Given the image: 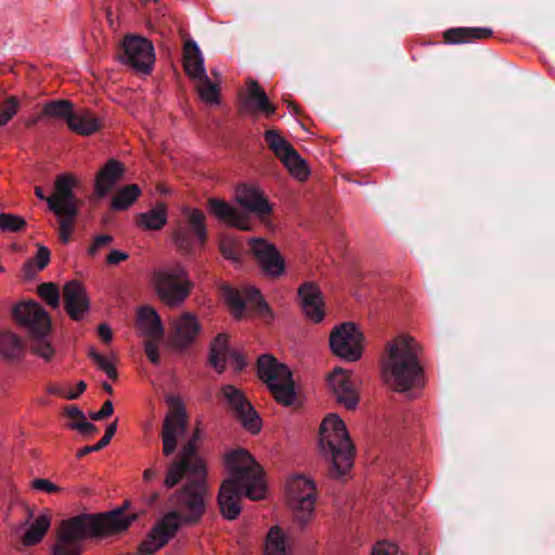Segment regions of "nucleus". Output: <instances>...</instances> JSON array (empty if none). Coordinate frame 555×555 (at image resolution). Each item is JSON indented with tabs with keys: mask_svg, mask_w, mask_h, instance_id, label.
Instances as JSON below:
<instances>
[{
	"mask_svg": "<svg viewBox=\"0 0 555 555\" xmlns=\"http://www.w3.org/2000/svg\"><path fill=\"white\" fill-rule=\"evenodd\" d=\"M421 352V346L410 336H398L390 340L382 363L384 383L397 392H420L426 383L420 361Z\"/></svg>",
	"mask_w": 555,
	"mask_h": 555,
	"instance_id": "obj_1",
	"label": "nucleus"
},
{
	"mask_svg": "<svg viewBox=\"0 0 555 555\" xmlns=\"http://www.w3.org/2000/svg\"><path fill=\"white\" fill-rule=\"evenodd\" d=\"M201 437V429L197 426L194 429L192 438L181 450L179 459L175 461L167 469L164 485L172 488L182 479L193 483V490H185L182 494V504L189 509L190 518H197L205 509L209 499L208 487L206 483V465L204 460L196 451V442Z\"/></svg>",
	"mask_w": 555,
	"mask_h": 555,
	"instance_id": "obj_2",
	"label": "nucleus"
},
{
	"mask_svg": "<svg viewBox=\"0 0 555 555\" xmlns=\"http://www.w3.org/2000/svg\"><path fill=\"white\" fill-rule=\"evenodd\" d=\"M319 449L330 464V475L339 479L353 466L354 446L344 421L336 414L326 415L319 429Z\"/></svg>",
	"mask_w": 555,
	"mask_h": 555,
	"instance_id": "obj_3",
	"label": "nucleus"
},
{
	"mask_svg": "<svg viewBox=\"0 0 555 555\" xmlns=\"http://www.w3.org/2000/svg\"><path fill=\"white\" fill-rule=\"evenodd\" d=\"M78 186V179L69 173L55 178L54 190L47 198L49 209L59 219V237L67 244L75 231L76 218L79 212L80 201L74 194Z\"/></svg>",
	"mask_w": 555,
	"mask_h": 555,
	"instance_id": "obj_4",
	"label": "nucleus"
},
{
	"mask_svg": "<svg viewBox=\"0 0 555 555\" xmlns=\"http://www.w3.org/2000/svg\"><path fill=\"white\" fill-rule=\"evenodd\" d=\"M151 285L157 298L169 308L183 305L194 286L186 268L181 263L154 270Z\"/></svg>",
	"mask_w": 555,
	"mask_h": 555,
	"instance_id": "obj_5",
	"label": "nucleus"
},
{
	"mask_svg": "<svg viewBox=\"0 0 555 555\" xmlns=\"http://www.w3.org/2000/svg\"><path fill=\"white\" fill-rule=\"evenodd\" d=\"M186 489L192 491L193 483L186 481L181 491L169 498V502L177 507V511H171L165 514L163 518L156 522L147 538L141 543V553H155L168 543V541L176 534L180 525L196 522L203 516L205 511L197 518L193 519L189 517L190 512L188 508H184L181 499Z\"/></svg>",
	"mask_w": 555,
	"mask_h": 555,
	"instance_id": "obj_6",
	"label": "nucleus"
},
{
	"mask_svg": "<svg viewBox=\"0 0 555 555\" xmlns=\"http://www.w3.org/2000/svg\"><path fill=\"white\" fill-rule=\"evenodd\" d=\"M224 464L230 474L228 479L234 480L245 488V495L253 500H261L266 494L263 472L248 451L237 449L224 455Z\"/></svg>",
	"mask_w": 555,
	"mask_h": 555,
	"instance_id": "obj_7",
	"label": "nucleus"
},
{
	"mask_svg": "<svg viewBox=\"0 0 555 555\" xmlns=\"http://www.w3.org/2000/svg\"><path fill=\"white\" fill-rule=\"evenodd\" d=\"M286 502L292 511L294 522L301 529L314 519L317 486L312 478L295 475L286 483Z\"/></svg>",
	"mask_w": 555,
	"mask_h": 555,
	"instance_id": "obj_8",
	"label": "nucleus"
},
{
	"mask_svg": "<svg viewBox=\"0 0 555 555\" xmlns=\"http://www.w3.org/2000/svg\"><path fill=\"white\" fill-rule=\"evenodd\" d=\"M257 364L258 376L268 386L274 399L283 405L293 404L296 392L291 370L269 354L259 357Z\"/></svg>",
	"mask_w": 555,
	"mask_h": 555,
	"instance_id": "obj_9",
	"label": "nucleus"
},
{
	"mask_svg": "<svg viewBox=\"0 0 555 555\" xmlns=\"http://www.w3.org/2000/svg\"><path fill=\"white\" fill-rule=\"evenodd\" d=\"M330 349L334 356L346 361L357 362L362 358L364 336L352 322L334 326L328 337Z\"/></svg>",
	"mask_w": 555,
	"mask_h": 555,
	"instance_id": "obj_10",
	"label": "nucleus"
},
{
	"mask_svg": "<svg viewBox=\"0 0 555 555\" xmlns=\"http://www.w3.org/2000/svg\"><path fill=\"white\" fill-rule=\"evenodd\" d=\"M166 403L169 410L164 418L160 437L163 453L168 456L175 452L178 440L184 436L189 425V416L184 403L179 397L167 396Z\"/></svg>",
	"mask_w": 555,
	"mask_h": 555,
	"instance_id": "obj_11",
	"label": "nucleus"
},
{
	"mask_svg": "<svg viewBox=\"0 0 555 555\" xmlns=\"http://www.w3.org/2000/svg\"><path fill=\"white\" fill-rule=\"evenodd\" d=\"M221 296L231 313L236 319L244 317L246 307L256 309L264 317L273 318L268 304L260 292L255 287L247 286L242 289H235L230 286H223L221 288Z\"/></svg>",
	"mask_w": 555,
	"mask_h": 555,
	"instance_id": "obj_12",
	"label": "nucleus"
},
{
	"mask_svg": "<svg viewBox=\"0 0 555 555\" xmlns=\"http://www.w3.org/2000/svg\"><path fill=\"white\" fill-rule=\"evenodd\" d=\"M248 246L249 254L266 276L278 279L285 273V259L273 243L262 237H251Z\"/></svg>",
	"mask_w": 555,
	"mask_h": 555,
	"instance_id": "obj_13",
	"label": "nucleus"
},
{
	"mask_svg": "<svg viewBox=\"0 0 555 555\" xmlns=\"http://www.w3.org/2000/svg\"><path fill=\"white\" fill-rule=\"evenodd\" d=\"M171 346L177 350H185L195 344L202 326L194 313L182 312L169 320Z\"/></svg>",
	"mask_w": 555,
	"mask_h": 555,
	"instance_id": "obj_14",
	"label": "nucleus"
},
{
	"mask_svg": "<svg viewBox=\"0 0 555 555\" xmlns=\"http://www.w3.org/2000/svg\"><path fill=\"white\" fill-rule=\"evenodd\" d=\"M221 391L242 426L253 435L258 434L261 429V420L244 393L232 385L223 386Z\"/></svg>",
	"mask_w": 555,
	"mask_h": 555,
	"instance_id": "obj_15",
	"label": "nucleus"
},
{
	"mask_svg": "<svg viewBox=\"0 0 555 555\" xmlns=\"http://www.w3.org/2000/svg\"><path fill=\"white\" fill-rule=\"evenodd\" d=\"M330 391L335 400L347 410H354L360 401L359 391L351 378V372L340 366L334 367L326 377Z\"/></svg>",
	"mask_w": 555,
	"mask_h": 555,
	"instance_id": "obj_16",
	"label": "nucleus"
},
{
	"mask_svg": "<svg viewBox=\"0 0 555 555\" xmlns=\"http://www.w3.org/2000/svg\"><path fill=\"white\" fill-rule=\"evenodd\" d=\"M122 50L125 63L140 73H150L155 61L151 41L139 36H129L122 42Z\"/></svg>",
	"mask_w": 555,
	"mask_h": 555,
	"instance_id": "obj_17",
	"label": "nucleus"
},
{
	"mask_svg": "<svg viewBox=\"0 0 555 555\" xmlns=\"http://www.w3.org/2000/svg\"><path fill=\"white\" fill-rule=\"evenodd\" d=\"M16 322L25 327L30 336L48 335L51 331V319L48 312L37 302H24L13 310Z\"/></svg>",
	"mask_w": 555,
	"mask_h": 555,
	"instance_id": "obj_18",
	"label": "nucleus"
},
{
	"mask_svg": "<svg viewBox=\"0 0 555 555\" xmlns=\"http://www.w3.org/2000/svg\"><path fill=\"white\" fill-rule=\"evenodd\" d=\"M234 198L243 209L256 215L260 221L268 222L273 210L272 205L258 186L241 184L235 189Z\"/></svg>",
	"mask_w": 555,
	"mask_h": 555,
	"instance_id": "obj_19",
	"label": "nucleus"
},
{
	"mask_svg": "<svg viewBox=\"0 0 555 555\" xmlns=\"http://www.w3.org/2000/svg\"><path fill=\"white\" fill-rule=\"evenodd\" d=\"M92 538H105L125 532L135 520L134 514L125 515L121 509L90 515Z\"/></svg>",
	"mask_w": 555,
	"mask_h": 555,
	"instance_id": "obj_20",
	"label": "nucleus"
},
{
	"mask_svg": "<svg viewBox=\"0 0 555 555\" xmlns=\"http://www.w3.org/2000/svg\"><path fill=\"white\" fill-rule=\"evenodd\" d=\"M209 363L218 373H222L229 365L235 371H241L246 362L244 357L229 347V337L218 334L210 346Z\"/></svg>",
	"mask_w": 555,
	"mask_h": 555,
	"instance_id": "obj_21",
	"label": "nucleus"
},
{
	"mask_svg": "<svg viewBox=\"0 0 555 555\" xmlns=\"http://www.w3.org/2000/svg\"><path fill=\"white\" fill-rule=\"evenodd\" d=\"M63 298L65 310L73 320H81L90 308L86 287L76 280H72L64 285Z\"/></svg>",
	"mask_w": 555,
	"mask_h": 555,
	"instance_id": "obj_22",
	"label": "nucleus"
},
{
	"mask_svg": "<svg viewBox=\"0 0 555 555\" xmlns=\"http://www.w3.org/2000/svg\"><path fill=\"white\" fill-rule=\"evenodd\" d=\"M300 305L306 318L314 323L324 319V301L320 288L310 282L304 283L298 288Z\"/></svg>",
	"mask_w": 555,
	"mask_h": 555,
	"instance_id": "obj_23",
	"label": "nucleus"
},
{
	"mask_svg": "<svg viewBox=\"0 0 555 555\" xmlns=\"http://www.w3.org/2000/svg\"><path fill=\"white\" fill-rule=\"evenodd\" d=\"M210 212L220 221L243 231L251 229L249 217L238 208L218 198L208 199Z\"/></svg>",
	"mask_w": 555,
	"mask_h": 555,
	"instance_id": "obj_24",
	"label": "nucleus"
},
{
	"mask_svg": "<svg viewBox=\"0 0 555 555\" xmlns=\"http://www.w3.org/2000/svg\"><path fill=\"white\" fill-rule=\"evenodd\" d=\"M242 490L245 491V488L241 487L240 483H235L232 479H225L221 485L218 494V503L224 518L233 520L241 514Z\"/></svg>",
	"mask_w": 555,
	"mask_h": 555,
	"instance_id": "obj_25",
	"label": "nucleus"
},
{
	"mask_svg": "<svg viewBox=\"0 0 555 555\" xmlns=\"http://www.w3.org/2000/svg\"><path fill=\"white\" fill-rule=\"evenodd\" d=\"M135 327L144 339L162 340L164 338V325L158 312L150 306L138 308Z\"/></svg>",
	"mask_w": 555,
	"mask_h": 555,
	"instance_id": "obj_26",
	"label": "nucleus"
},
{
	"mask_svg": "<svg viewBox=\"0 0 555 555\" xmlns=\"http://www.w3.org/2000/svg\"><path fill=\"white\" fill-rule=\"evenodd\" d=\"M87 537H92L90 515H79L64 520L57 530V540L68 544H77Z\"/></svg>",
	"mask_w": 555,
	"mask_h": 555,
	"instance_id": "obj_27",
	"label": "nucleus"
},
{
	"mask_svg": "<svg viewBox=\"0 0 555 555\" xmlns=\"http://www.w3.org/2000/svg\"><path fill=\"white\" fill-rule=\"evenodd\" d=\"M246 96L247 101L243 102L240 108L242 113L248 112L251 104L256 111L267 116L275 113L276 107L269 101L266 91L258 81L250 78L246 80Z\"/></svg>",
	"mask_w": 555,
	"mask_h": 555,
	"instance_id": "obj_28",
	"label": "nucleus"
},
{
	"mask_svg": "<svg viewBox=\"0 0 555 555\" xmlns=\"http://www.w3.org/2000/svg\"><path fill=\"white\" fill-rule=\"evenodd\" d=\"M125 167L116 160L109 159L98 172L95 178V192L99 196H105L112 188L124 178Z\"/></svg>",
	"mask_w": 555,
	"mask_h": 555,
	"instance_id": "obj_29",
	"label": "nucleus"
},
{
	"mask_svg": "<svg viewBox=\"0 0 555 555\" xmlns=\"http://www.w3.org/2000/svg\"><path fill=\"white\" fill-rule=\"evenodd\" d=\"M493 31L488 27H457L443 33V40L450 44L472 43L491 38Z\"/></svg>",
	"mask_w": 555,
	"mask_h": 555,
	"instance_id": "obj_30",
	"label": "nucleus"
},
{
	"mask_svg": "<svg viewBox=\"0 0 555 555\" xmlns=\"http://www.w3.org/2000/svg\"><path fill=\"white\" fill-rule=\"evenodd\" d=\"M67 126L73 132L87 137L98 132L102 122L90 111L81 108L74 111Z\"/></svg>",
	"mask_w": 555,
	"mask_h": 555,
	"instance_id": "obj_31",
	"label": "nucleus"
},
{
	"mask_svg": "<svg viewBox=\"0 0 555 555\" xmlns=\"http://www.w3.org/2000/svg\"><path fill=\"white\" fill-rule=\"evenodd\" d=\"M183 66L186 75L195 79L206 74L204 57L195 41L189 39L183 47Z\"/></svg>",
	"mask_w": 555,
	"mask_h": 555,
	"instance_id": "obj_32",
	"label": "nucleus"
},
{
	"mask_svg": "<svg viewBox=\"0 0 555 555\" xmlns=\"http://www.w3.org/2000/svg\"><path fill=\"white\" fill-rule=\"evenodd\" d=\"M167 206L164 203H157L152 209L138 214L135 224L145 231H157L167 223Z\"/></svg>",
	"mask_w": 555,
	"mask_h": 555,
	"instance_id": "obj_33",
	"label": "nucleus"
},
{
	"mask_svg": "<svg viewBox=\"0 0 555 555\" xmlns=\"http://www.w3.org/2000/svg\"><path fill=\"white\" fill-rule=\"evenodd\" d=\"M25 354L23 339L12 332L0 333V356L8 361L21 360Z\"/></svg>",
	"mask_w": 555,
	"mask_h": 555,
	"instance_id": "obj_34",
	"label": "nucleus"
},
{
	"mask_svg": "<svg viewBox=\"0 0 555 555\" xmlns=\"http://www.w3.org/2000/svg\"><path fill=\"white\" fill-rule=\"evenodd\" d=\"M50 525L51 520L48 515H39L22 537V544L25 546L38 544L46 535Z\"/></svg>",
	"mask_w": 555,
	"mask_h": 555,
	"instance_id": "obj_35",
	"label": "nucleus"
},
{
	"mask_svg": "<svg viewBox=\"0 0 555 555\" xmlns=\"http://www.w3.org/2000/svg\"><path fill=\"white\" fill-rule=\"evenodd\" d=\"M280 160L295 179L306 181L309 178V167L294 147L282 156Z\"/></svg>",
	"mask_w": 555,
	"mask_h": 555,
	"instance_id": "obj_36",
	"label": "nucleus"
},
{
	"mask_svg": "<svg viewBox=\"0 0 555 555\" xmlns=\"http://www.w3.org/2000/svg\"><path fill=\"white\" fill-rule=\"evenodd\" d=\"M280 160L295 179L306 181L309 178V167L294 147L282 156Z\"/></svg>",
	"mask_w": 555,
	"mask_h": 555,
	"instance_id": "obj_37",
	"label": "nucleus"
},
{
	"mask_svg": "<svg viewBox=\"0 0 555 555\" xmlns=\"http://www.w3.org/2000/svg\"><path fill=\"white\" fill-rule=\"evenodd\" d=\"M194 80L202 101L210 105L220 103V81H212L206 74Z\"/></svg>",
	"mask_w": 555,
	"mask_h": 555,
	"instance_id": "obj_38",
	"label": "nucleus"
},
{
	"mask_svg": "<svg viewBox=\"0 0 555 555\" xmlns=\"http://www.w3.org/2000/svg\"><path fill=\"white\" fill-rule=\"evenodd\" d=\"M182 214L185 217L186 225L192 229L198 243L203 245L207 236L204 212L197 208L184 207Z\"/></svg>",
	"mask_w": 555,
	"mask_h": 555,
	"instance_id": "obj_39",
	"label": "nucleus"
},
{
	"mask_svg": "<svg viewBox=\"0 0 555 555\" xmlns=\"http://www.w3.org/2000/svg\"><path fill=\"white\" fill-rule=\"evenodd\" d=\"M65 415L69 418L67 427L78 430L81 434L93 435L98 431L95 425L88 422L81 410L75 405H69L64 410Z\"/></svg>",
	"mask_w": 555,
	"mask_h": 555,
	"instance_id": "obj_40",
	"label": "nucleus"
},
{
	"mask_svg": "<svg viewBox=\"0 0 555 555\" xmlns=\"http://www.w3.org/2000/svg\"><path fill=\"white\" fill-rule=\"evenodd\" d=\"M141 195L138 184H128L117 191L113 196L111 206L115 210L128 209Z\"/></svg>",
	"mask_w": 555,
	"mask_h": 555,
	"instance_id": "obj_41",
	"label": "nucleus"
},
{
	"mask_svg": "<svg viewBox=\"0 0 555 555\" xmlns=\"http://www.w3.org/2000/svg\"><path fill=\"white\" fill-rule=\"evenodd\" d=\"M74 113L73 104L68 100L50 101L43 104L42 115L49 118L62 119L68 124Z\"/></svg>",
	"mask_w": 555,
	"mask_h": 555,
	"instance_id": "obj_42",
	"label": "nucleus"
},
{
	"mask_svg": "<svg viewBox=\"0 0 555 555\" xmlns=\"http://www.w3.org/2000/svg\"><path fill=\"white\" fill-rule=\"evenodd\" d=\"M50 249L43 245H38L36 256L29 258L23 266V271L27 278L34 276L36 273L42 271L50 262Z\"/></svg>",
	"mask_w": 555,
	"mask_h": 555,
	"instance_id": "obj_43",
	"label": "nucleus"
},
{
	"mask_svg": "<svg viewBox=\"0 0 555 555\" xmlns=\"http://www.w3.org/2000/svg\"><path fill=\"white\" fill-rule=\"evenodd\" d=\"M264 555H287L285 535L278 526L272 527L268 532Z\"/></svg>",
	"mask_w": 555,
	"mask_h": 555,
	"instance_id": "obj_44",
	"label": "nucleus"
},
{
	"mask_svg": "<svg viewBox=\"0 0 555 555\" xmlns=\"http://www.w3.org/2000/svg\"><path fill=\"white\" fill-rule=\"evenodd\" d=\"M264 140L279 159L293 149V145L274 129H269L264 132Z\"/></svg>",
	"mask_w": 555,
	"mask_h": 555,
	"instance_id": "obj_45",
	"label": "nucleus"
},
{
	"mask_svg": "<svg viewBox=\"0 0 555 555\" xmlns=\"http://www.w3.org/2000/svg\"><path fill=\"white\" fill-rule=\"evenodd\" d=\"M89 357L93 360V362L98 365L100 370H102L112 380H117L118 373L116 370V356L111 354L108 357H104L100 352H98L94 348H90Z\"/></svg>",
	"mask_w": 555,
	"mask_h": 555,
	"instance_id": "obj_46",
	"label": "nucleus"
},
{
	"mask_svg": "<svg viewBox=\"0 0 555 555\" xmlns=\"http://www.w3.org/2000/svg\"><path fill=\"white\" fill-rule=\"evenodd\" d=\"M30 352L49 362L55 354V349L47 339V335L30 336Z\"/></svg>",
	"mask_w": 555,
	"mask_h": 555,
	"instance_id": "obj_47",
	"label": "nucleus"
},
{
	"mask_svg": "<svg viewBox=\"0 0 555 555\" xmlns=\"http://www.w3.org/2000/svg\"><path fill=\"white\" fill-rule=\"evenodd\" d=\"M21 108V101L17 96L11 95L8 96L0 104V128L5 126L10 120L14 118V116L18 113Z\"/></svg>",
	"mask_w": 555,
	"mask_h": 555,
	"instance_id": "obj_48",
	"label": "nucleus"
},
{
	"mask_svg": "<svg viewBox=\"0 0 555 555\" xmlns=\"http://www.w3.org/2000/svg\"><path fill=\"white\" fill-rule=\"evenodd\" d=\"M173 241L177 248L183 254H190L192 251L194 243L186 228L179 225L173 232Z\"/></svg>",
	"mask_w": 555,
	"mask_h": 555,
	"instance_id": "obj_49",
	"label": "nucleus"
},
{
	"mask_svg": "<svg viewBox=\"0 0 555 555\" xmlns=\"http://www.w3.org/2000/svg\"><path fill=\"white\" fill-rule=\"evenodd\" d=\"M26 227L23 217L13 214H0V229L10 232H20Z\"/></svg>",
	"mask_w": 555,
	"mask_h": 555,
	"instance_id": "obj_50",
	"label": "nucleus"
},
{
	"mask_svg": "<svg viewBox=\"0 0 555 555\" xmlns=\"http://www.w3.org/2000/svg\"><path fill=\"white\" fill-rule=\"evenodd\" d=\"M39 296L51 307L57 308L60 305V292L54 283H42L38 286Z\"/></svg>",
	"mask_w": 555,
	"mask_h": 555,
	"instance_id": "obj_51",
	"label": "nucleus"
},
{
	"mask_svg": "<svg viewBox=\"0 0 555 555\" xmlns=\"http://www.w3.org/2000/svg\"><path fill=\"white\" fill-rule=\"evenodd\" d=\"M113 236L108 234L98 235L93 238L92 244L89 246L87 253L90 257L94 258L99 253L111 246Z\"/></svg>",
	"mask_w": 555,
	"mask_h": 555,
	"instance_id": "obj_52",
	"label": "nucleus"
},
{
	"mask_svg": "<svg viewBox=\"0 0 555 555\" xmlns=\"http://www.w3.org/2000/svg\"><path fill=\"white\" fill-rule=\"evenodd\" d=\"M371 555H406L399 546L388 541L377 542L371 551Z\"/></svg>",
	"mask_w": 555,
	"mask_h": 555,
	"instance_id": "obj_53",
	"label": "nucleus"
},
{
	"mask_svg": "<svg viewBox=\"0 0 555 555\" xmlns=\"http://www.w3.org/2000/svg\"><path fill=\"white\" fill-rule=\"evenodd\" d=\"M86 388H87L86 383L83 380H80L78 383V391H72V389H69L68 391H64L56 385L49 386L47 388V391L50 395H55V396H60V397L68 399V400H73V399L78 398L86 390Z\"/></svg>",
	"mask_w": 555,
	"mask_h": 555,
	"instance_id": "obj_54",
	"label": "nucleus"
},
{
	"mask_svg": "<svg viewBox=\"0 0 555 555\" xmlns=\"http://www.w3.org/2000/svg\"><path fill=\"white\" fill-rule=\"evenodd\" d=\"M31 487L37 491H42L49 494L57 493L61 488L46 478H37L31 481Z\"/></svg>",
	"mask_w": 555,
	"mask_h": 555,
	"instance_id": "obj_55",
	"label": "nucleus"
},
{
	"mask_svg": "<svg viewBox=\"0 0 555 555\" xmlns=\"http://www.w3.org/2000/svg\"><path fill=\"white\" fill-rule=\"evenodd\" d=\"M52 555H80V548L77 544H68L57 540L53 546Z\"/></svg>",
	"mask_w": 555,
	"mask_h": 555,
	"instance_id": "obj_56",
	"label": "nucleus"
},
{
	"mask_svg": "<svg viewBox=\"0 0 555 555\" xmlns=\"http://www.w3.org/2000/svg\"><path fill=\"white\" fill-rule=\"evenodd\" d=\"M162 340L156 339H145L144 343V351L149 360L154 363H159V352H158V343Z\"/></svg>",
	"mask_w": 555,
	"mask_h": 555,
	"instance_id": "obj_57",
	"label": "nucleus"
},
{
	"mask_svg": "<svg viewBox=\"0 0 555 555\" xmlns=\"http://www.w3.org/2000/svg\"><path fill=\"white\" fill-rule=\"evenodd\" d=\"M113 412H114V406H113L112 401L106 400L99 411L90 414V417L93 421H100V420L111 416L113 414Z\"/></svg>",
	"mask_w": 555,
	"mask_h": 555,
	"instance_id": "obj_58",
	"label": "nucleus"
},
{
	"mask_svg": "<svg viewBox=\"0 0 555 555\" xmlns=\"http://www.w3.org/2000/svg\"><path fill=\"white\" fill-rule=\"evenodd\" d=\"M129 258V255L125 251L114 249L111 250L109 254L106 256V262L108 264H118Z\"/></svg>",
	"mask_w": 555,
	"mask_h": 555,
	"instance_id": "obj_59",
	"label": "nucleus"
},
{
	"mask_svg": "<svg viewBox=\"0 0 555 555\" xmlns=\"http://www.w3.org/2000/svg\"><path fill=\"white\" fill-rule=\"evenodd\" d=\"M220 250L228 259H236V251L231 241L222 240L220 242Z\"/></svg>",
	"mask_w": 555,
	"mask_h": 555,
	"instance_id": "obj_60",
	"label": "nucleus"
},
{
	"mask_svg": "<svg viewBox=\"0 0 555 555\" xmlns=\"http://www.w3.org/2000/svg\"><path fill=\"white\" fill-rule=\"evenodd\" d=\"M103 448H105V446L99 441L98 443L93 444V446H87V447H83L81 449H79L76 453V456L78 459H81L85 455L89 454L90 452H95V451H100L102 450Z\"/></svg>",
	"mask_w": 555,
	"mask_h": 555,
	"instance_id": "obj_61",
	"label": "nucleus"
},
{
	"mask_svg": "<svg viewBox=\"0 0 555 555\" xmlns=\"http://www.w3.org/2000/svg\"><path fill=\"white\" fill-rule=\"evenodd\" d=\"M117 430V421L111 423L105 430L104 436L101 438V442L106 447Z\"/></svg>",
	"mask_w": 555,
	"mask_h": 555,
	"instance_id": "obj_62",
	"label": "nucleus"
},
{
	"mask_svg": "<svg viewBox=\"0 0 555 555\" xmlns=\"http://www.w3.org/2000/svg\"><path fill=\"white\" fill-rule=\"evenodd\" d=\"M98 333H99V336L101 337V339L104 340L105 343H109L113 338L112 330L105 323H102L99 325Z\"/></svg>",
	"mask_w": 555,
	"mask_h": 555,
	"instance_id": "obj_63",
	"label": "nucleus"
},
{
	"mask_svg": "<svg viewBox=\"0 0 555 555\" xmlns=\"http://www.w3.org/2000/svg\"><path fill=\"white\" fill-rule=\"evenodd\" d=\"M157 477V470L154 469L153 467H150V468H146L144 472H143V480L145 482H151L152 480H154L155 478Z\"/></svg>",
	"mask_w": 555,
	"mask_h": 555,
	"instance_id": "obj_64",
	"label": "nucleus"
}]
</instances>
